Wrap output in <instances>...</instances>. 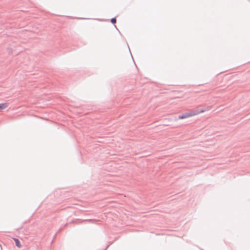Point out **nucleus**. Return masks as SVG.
Here are the masks:
<instances>
[{"instance_id":"nucleus-2","label":"nucleus","mask_w":250,"mask_h":250,"mask_svg":"<svg viewBox=\"0 0 250 250\" xmlns=\"http://www.w3.org/2000/svg\"><path fill=\"white\" fill-rule=\"evenodd\" d=\"M13 239L15 242L16 246L18 248H21V244L20 240L18 238H13Z\"/></svg>"},{"instance_id":"nucleus-4","label":"nucleus","mask_w":250,"mask_h":250,"mask_svg":"<svg viewBox=\"0 0 250 250\" xmlns=\"http://www.w3.org/2000/svg\"><path fill=\"white\" fill-rule=\"evenodd\" d=\"M110 22L112 23V24H115L116 23V17H114V18H112L110 19Z\"/></svg>"},{"instance_id":"nucleus-5","label":"nucleus","mask_w":250,"mask_h":250,"mask_svg":"<svg viewBox=\"0 0 250 250\" xmlns=\"http://www.w3.org/2000/svg\"><path fill=\"white\" fill-rule=\"evenodd\" d=\"M108 246L107 247H106L105 249L104 250H106V249L108 248Z\"/></svg>"},{"instance_id":"nucleus-3","label":"nucleus","mask_w":250,"mask_h":250,"mask_svg":"<svg viewBox=\"0 0 250 250\" xmlns=\"http://www.w3.org/2000/svg\"><path fill=\"white\" fill-rule=\"evenodd\" d=\"M8 105L7 103L0 104V110L6 108Z\"/></svg>"},{"instance_id":"nucleus-1","label":"nucleus","mask_w":250,"mask_h":250,"mask_svg":"<svg viewBox=\"0 0 250 250\" xmlns=\"http://www.w3.org/2000/svg\"><path fill=\"white\" fill-rule=\"evenodd\" d=\"M210 108V107H208L207 109H199L195 110L190 111L188 112H185L179 115L178 117V118L179 119H184L190 117L199 113H203L206 110H209Z\"/></svg>"}]
</instances>
